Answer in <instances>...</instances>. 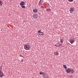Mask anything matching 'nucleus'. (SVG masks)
Listing matches in <instances>:
<instances>
[{"label":"nucleus","mask_w":78,"mask_h":78,"mask_svg":"<svg viewBox=\"0 0 78 78\" xmlns=\"http://www.w3.org/2000/svg\"><path fill=\"white\" fill-rule=\"evenodd\" d=\"M42 73H42V72H40V74L41 75H42Z\"/></svg>","instance_id":"obj_20"},{"label":"nucleus","mask_w":78,"mask_h":78,"mask_svg":"<svg viewBox=\"0 0 78 78\" xmlns=\"http://www.w3.org/2000/svg\"><path fill=\"white\" fill-rule=\"evenodd\" d=\"M21 7L22 8H25V6L24 5H21Z\"/></svg>","instance_id":"obj_18"},{"label":"nucleus","mask_w":78,"mask_h":78,"mask_svg":"<svg viewBox=\"0 0 78 78\" xmlns=\"http://www.w3.org/2000/svg\"><path fill=\"white\" fill-rule=\"evenodd\" d=\"M41 3H42V2H41L39 1V2L38 3L39 5H41Z\"/></svg>","instance_id":"obj_19"},{"label":"nucleus","mask_w":78,"mask_h":78,"mask_svg":"<svg viewBox=\"0 0 78 78\" xmlns=\"http://www.w3.org/2000/svg\"><path fill=\"white\" fill-rule=\"evenodd\" d=\"M41 30H39L38 31V32L39 33H41Z\"/></svg>","instance_id":"obj_21"},{"label":"nucleus","mask_w":78,"mask_h":78,"mask_svg":"<svg viewBox=\"0 0 78 78\" xmlns=\"http://www.w3.org/2000/svg\"><path fill=\"white\" fill-rule=\"evenodd\" d=\"M33 12H37V9H34L33 10Z\"/></svg>","instance_id":"obj_14"},{"label":"nucleus","mask_w":78,"mask_h":78,"mask_svg":"<svg viewBox=\"0 0 78 78\" xmlns=\"http://www.w3.org/2000/svg\"><path fill=\"white\" fill-rule=\"evenodd\" d=\"M60 41L61 43L62 44H63V41H64V40H63V39H62V38L61 37H60Z\"/></svg>","instance_id":"obj_10"},{"label":"nucleus","mask_w":78,"mask_h":78,"mask_svg":"<svg viewBox=\"0 0 78 78\" xmlns=\"http://www.w3.org/2000/svg\"><path fill=\"white\" fill-rule=\"evenodd\" d=\"M20 57H23V58H24V57H23V56H22V55H20Z\"/></svg>","instance_id":"obj_25"},{"label":"nucleus","mask_w":78,"mask_h":78,"mask_svg":"<svg viewBox=\"0 0 78 78\" xmlns=\"http://www.w3.org/2000/svg\"><path fill=\"white\" fill-rule=\"evenodd\" d=\"M3 76H4L3 72L2 71V67L0 68V78H2Z\"/></svg>","instance_id":"obj_1"},{"label":"nucleus","mask_w":78,"mask_h":78,"mask_svg":"<svg viewBox=\"0 0 78 78\" xmlns=\"http://www.w3.org/2000/svg\"><path fill=\"white\" fill-rule=\"evenodd\" d=\"M41 8H42V9H44V7L43 6H41Z\"/></svg>","instance_id":"obj_22"},{"label":"nucleus","mask_w":78,"mask_h":78,"mask_svg":"<svg viewBox=\"0 0 78 78\" xmlns=\"http://www.w3.org/2000/svg\"><path fill=\"white\" fill-rule=\"evenodd\" d=\"M42 73H42V74H44V73L42 72Z\"/></svg>","instance_id":"obj_27"},{"label":"nucleus","mask_w":78,"mask_h":78,"mask_svg":"<svg viewBox=\"0 0 78 78\" xmlns=\"http://www.w3.org/2000/svg\"><path fill=\"white\" fill-rule=\"evenodd\" d=\"M70 78H73V76L72 75H70Z\"/></svg>","instance_id":"obj_23"},{"label":"nucleus","mask_w":78,"mask_h":78,"mask_svg":"<svg viewBox=\"0 0 78 78\" xmlns=\"http://www.w3.org/2000/svg\"><path fill=\"white\" fill-rule=\"evenodd\" d=\"M71 73H74V70L73 69L72 70H71Z\"/></svg>","instance_id":"obj_16"},{"label":"nucleus","mask_w":78,"mask_h":78,"mask_svg":"<svg viewBox=\"0 0 78 78\" xmlns=\"http://www.w3.org/2000/svg\"><path fill=\"white\" fill-rule=\"evenodd\" d=\"M63 68H64V69H67V66H66V65H63Z\"/></svg>","instance_id":"obj_12"},{"label":"nucleus","mask_w":78,"mask_h":78,"mask_svg":"<svg viewBox=\"0 0 78 78\" xmlns=\"http://www.w3.org/2000/svg\"><path fill=\"white\" fill-rule=\"evenodd\" d=\"M33 16L34 19H37V17H38V16L37 14H34L33 15Z\"/></svg>","instance_id":"obj_5"},{"label":"nucleus","mask_w":78,"mask_h":78,"mask_svg":"<svg viewBox=\"0 0 78 78\" xmlns=\"http://www.w3.org/2000/svg\"><path fill=\"white\" fill-rule=\"evenodd\" d=\"M42 0H40L39 2H41Z\"/></svg>","instance_id":"obj_28"},{"label":"nucleus","mask_w":78,"mask_h":78,"mask_svg":"<svg viewBox=\"0 0 78 78\" xmlns=\"http://www.w3.org/2000/svg\"><path fill=\"white\" fill-rule=\"evenodd\" d=\"M75 11V9L73 7H71L69 9V12L70 14H72V12H73V11Z\"/></svg>","instance_id":"obj_3"},{"label":"nucleus","mask_w":78,"mask_h":78,"mask_svg":"<svg viewBox=\"0 0 78 78\" xmlns=\"http://www.w3.org/2000/svg\"><path fill=\"white\" fill-rule=\"evenodd\" d=\"M62 44H60V43H58L55 45V46L56 47H59L60 46H62Z\"/></svg>","instance_id":"obj_4"},{"label":"nucleus","mask_w":78,"mask_h":78,"mask_svg":"<svg viewBox=\"0 0 78 78\" xmlns=\"http://www.w3.org/2000/svg\"><path fill=\"white\" fill-rule=\"evenodd\" d=\"M21 61L22 62H23V59H22L21 60Z\"/></svg>","instance_id":"obj_24"},{"label":"nucleus","mask_w":78,"mask_h":78,"mask_svg":"<svg viewBox=\"0 0 78 78\" xmlns=\"http://www.w3.org/2000/svg\"><path fill=\"white\" fill-rule=\"evenodd\" d=\"M3 1L2 0H0V6H2L3 5Z\"/></svg>","instance_id":"obj_11"},{"label":"nucleus","mask_w":78,"mask_h":78,"mask_svg":"<svg viewBox=\"0 0 78 78\" xmlns=\"http://www.w3.org/2000/svg\"><path fill=\"white\" fill-rule=\"evenodd\" d=\"M54 54L55 56H58L59 55V54L58 53V51H57L56 52H54Z\"/></svg>","instance_id":"obj_6"},{"label":"nucleus","mask_w":78,"mask_h":78,"mask_svg":"<svg viewBox=\"0 0 78 78\" xmlns=\"http://www.w3.org/2000/svg\"><path fill=\"white\" fill-rule=\"evenodd\" d=\"M24 48L26 50H30V45L27 44L24 46Z\"/></svg>","instance_id":"obj_2"},{"label":"nucleus","mask_w":78,"mask_h":78,"mask_svg":"<svg viewBox=\"0 0 78 78\" xmlns=\"http://www.w3.org/2000/svg\"><path fill=\"white\" fill-rule=\"evenodd\" d=\"M25 3L24 1H22L20 3V6H23Z\"/></svg>","instance_id":"obj_8"},{"label":"nucleus","mask_w":78,"mask_h":78,"mask_svg":"<svg viewBox=\"0 0 78 78\" xmlns=\"http://www.w3.org/2000/svg\"><path fill=\"white\" fill-rule=\"evenodd\" d=\"M68 1L69 2H73V0H68Z\"/></svg>","instance_id":"obj_17"},{"label":"nucleus","mask_w":78,"mask_h":78,"mask_svg":"<svg viewBox=\"0 0 78 78\" xmlns=\"http://www.w3.org/2000/svg\"><path fill=\"white\" fill-rule=\"evenodd\" d=\"M39 35L41 36V35H42L43 34H44V32H41L39 33Z\"/></svg>","instance_id":"obj_13"},{"label":"nucleus","mask_w":78,"mask_h":78,"mask_svg":"<svg viewBox=\"0 0 78 78\" xmlns=\"http://www.w3.org/2000/svg\"><path fill=\"white\" fill-rule=\"evenodd\" d=\"M67 73H70L71 72V69L70 68H68L66 70Z\"/></svg>","instance_id":"obj_7"},{"label":"nucleus","mask_w":78,"mask_h":78,"mask_svg":"<svg viewBox=\"0 0 78 78\" xmlns=\"http://www.w3.org/2000/svg\"><path fill=\"white\" fill-rule=\"evenodd\" d=\"M47 11L48 12H50V11H51V9H47Z\"/></svg>","instance_id":"obj_15"},{"label":"nucleus","mask_w":78,"mask_h":78,"mask_svg":"<svg viewBox=\"0 0 78 78\" xmlns=\"http://www.w3.org/2000/svg\"><path fill=\"white\" fill-rule=\"evenodd\" d=\"M69 41L71 44H72L74 42V40L73 39H71L69 40Z\"/></svg>","instance_id":"obj_9"},{"label":"nucleus","mask_w":78,"mask_h":78,"mask_svg":"<svg viewBox=\"0 0 78 78\" xmlns=\"http://www.w3.org/2000/svg\"><path fill=\"white\" fill-rule=\"evenodd\" d=\"M44 78H47V77L44 76Z\"/></svg>","instance_id":"obj_26"}]
</instances>
